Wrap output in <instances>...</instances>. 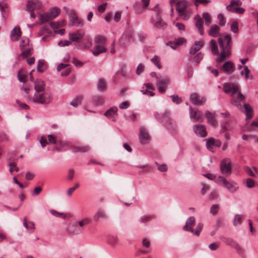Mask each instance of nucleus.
Returning <instances> with one entry per match:
<instances>
[{
  "mask_svg": "<svg viewBox=\"0 0 258 258\" xmlns=\"http://www.w3.org/2000/svg\"><path fill=\"white\" fill-rule=\"evenodd\" d=\"M26 75L21 73V71H19L18 73V78L20 82L25 83L26 82Z\"/></svg>",
  "mask_w": 258,
  "mask_h": 258,
  "instance_id": "nucleus-55",
  "label": "nucleus"
},
{
  "mask_svg": "<svg viewBox=\"0 0 258 258\" xmlns=\"http://www.w3.org/2000/svg\"><path fill=\"white\" fill-rule=\"evenodd\" d=\"M250 71L247 66H244V69L241 72V75H244L245 79L249 78Z\"/></svg>",
  "mask_w": 258,
  "mask_h": 258,
  "instance_id": "nucleus-52",
  "label": "nucleus"
},
{
  "mask_svg": "<svg viewBox=\"0 0 258 258\" xmlns=\"http://www.w3.org/2000/svg\"><path fill=\"white\" fill-rule=\"evenodd\" d=\"M218 19L219 20V24L221 26H224L226 23L224 17L222 14H219L218 15Z\"/></svg>",
  "mask_w": 258,
  "mask_h": 258,
  "instance_id": "nucleus-57",
  "label": "nucleus"
},
{
  "mask_svg": "<svg viewBox=\"0 0 258 258\" xmlns=\"http://www.w3.org/2000/svg\"><path fill=\"white\" fill-rule=\"evenodd\" d=\"M242 218H243L242 215H240V214L236 215L234 218L233 221V224L234 226H236L240 225L241 223V220H242Z\"/></svg>",
  "mask_w": 258,
  "mask_h": 258,
  "instance_id": "nucleus-38",
  "label": "nucleus"
},
{
  "mask_svg": "<svg viewBox=\"0 0 258 258\" xmlns=\"http://www.w3.org/2000/svg\"><path fill=\"white\" fill-rule=\"evenodd\" d=\"M205 116L207 118L208 122L212 126L216 127L218 125L217 120H216L214 115L209 111H206Z\"/></svg>",
  "mask_w": 258,
  "mask_h": 258,
  "instance_id": "nucleus-25",
  "label": "nucleus"
},
{
  "mask_svg": "<svg viewBox=\"0 0 258 258\" xmlns=\"http://www.w3.org/2000/svg\"><path fill=\"white\" fill-rule=\"evenodd\" d=\"M233 247L235 249L237 252L239 254H240L242 256L244 255V249L241 247V246L240 245H239V244L238 243H237L236 244H235V245Z\"/></svg>",
  "mask_w": 258,
  "mask_h": 258,
  "instance_id": "nucleus-45",
  "label": "nucleus"
},
{
  "mask_svg": "<svg viewBox=\"0 0 258 258\" xmlns=\"http://www.w3.org/2000/svg\"><path fill=\"white\" fill-rule=\"evenodd\" d=\"M154 26L158 28H164L166 24L161 20L158 19V21L154 23Z\"/></svg>",
  "mask_w": 258,
  "mask_h": 258,
  "instance_id": "nucleus-44",
  "label": "nucleus"
},
{
  "mask_svg": "<svg viewBox=\"0 0 258 258\" xmlns=\"http://www.w3.org/2000/svg\"><path fill=\"white\" fill-rule=\"evenodd\" d=\"M33 101L37 103L47 105L51 101L50 95L47 92L35 93L33 98Z\"/></svg>",
  "mask_w": 258,
  "mask_h": 258,
  "instance_id": "nucleus-4",
  "label": "nucleus"
},
{
  "mask_svg": "<svg viewBox=\"0 0 258 258\" xmlns=\"http://www.w3.org/2000/svg\"><path fill=\"white\" fill-rule=\"evenodd\" d=\"M244 107L245 109V115L246 116V119L251 118L252 116L253 109L252 107L247 104H244Z\"/></svg>",
  "mask_w": 258,
  "mask_h": 258,
  "instance_id": "nucleus-28",
  "label": "nucleus"
},
{
  "mask_svg": "<svg viewBox=\"0 0 258 258\" xmlns=\"http://www.w3.org/2000/svg\"><path fill=\"white\" fill-rule=\"evenodd\" d=\"M118 238L115 235H109L107 237V242L112 247L115 246L118 242Z\"/></svg>",
  "mask_w": 258,
  "mask_h": 258,
  "instance_id": "nucleus-27",
  "label": "nucleus"
},
{
  "mask_svg": "<svg viewBox=\"0 0 258 258\" xmlns=\"http://www.w3.org/2000/svg\"><path fill=\"white\" fill-rule=\"evenodd\" d=\"M118 108L116 106L110 108L104 113V115L112 121H115V117L117 115Z\"/></svg>",
  "mask_w": 258,
  "mask_h": 258,
  "instance_id": "nucleus-14",
  "label": "nucleus"
},
{
  "mask_svg": "<svg viewBox=\"0 0 258 258\" xmlns=\"http://www.w3.org/2000/svg\"><path fill=\"white\" fill-rule=\"evenodd\" d=\"M203 17L205 19V25L209 26L211 21L210 16L208 13L205 12L203 14Z\"/></svg>",
  "mask_w": 258,
  "mask_h": 258,
  "instance_id": "nucleus-43",
  "label": "nucleus"
},
{
  "mask_svg": "<svg viewBox=\"0 0 258 258\" xmlns=\"http://www.w3.org/2000/svg\"><path fill=\"white\" fill-rule=\"evenodd\" d=\"M170 98H171L172 102L176 103L177 104H178L182 102L181 98L179 97L178 95H171Z\"/></svg>",
  "mask_w": 258,
  "mask_h": 258,
  "instance_id": "nucleus-46",
  "label": "nucleus"
},
{
  "mask_svg": "<svg viewBox=\"0 0 258 258\" xmlns=\"http://www.w3.org/2000/svg\"><path fill=\"white\" fill-rule=\"evenodd\" d=\"M30 46L29 45V39H23L20 41V48L21 50L27 48L28 47Z\"/></svg>",
  "mask_w": 258,
  "mask_h": 258,
  "instance_id": "nucleus-39",
  "label": "nucleus"
},
{
  "mask_svg": "<svg viewBox=\"0 0 258 258\" xmlns=\"http://www.w3.org/2000/svg\"><path fill=\"white\" fill-rule=\"evenodd\" d=\"M85 32L83 30H78L76 32L69 33V39L73 42H78L79 40H81L82 38L84 37Z\"/></svg>",
  "mask_w": 258,
  "mask_h": 258,
  "instance_id": "nucleus-12",
  "label": "nucleus"
},
{
  "mask_svg": "<svg viewBox=\"0 0 258 258\" xmlns=\"http://www.w3.org/2000/svg\"><path fill=\"white\" fill-rule=\"evenodd\" d=\"M41 7V3L38 0H31L28 2L26 10L30 12H33L35 10L39 9Z\"/></svg>",
  "mask_w": 258,
  "mask_h": 258,
  "instance_id": "nucleus-13",
  "label": "nucleus"
},
{
  "mask_svg": "<svg viewBox=\"0 0 258 258\" xmlns=\"http://www.w3.org/2000/svg\"><path fill=\"white\" fill-rule=\"evenodd\" d=\"M106 83L105 80L103 79H99L97 84V89L100 91H104L106 89Z\"/></svg>",
  "mask_w": 258,
  "mask_h": 258,
  "instance_id": "nucleus-30",
  "label": "nucleus"
},
{
  "mask_svg": "<svg viewBox=\"0 0 258 258\" xmlns=\"http://www.w3.org/2000/svg\"><path fill=\"white\" fill-rule=\"evenodd\" d=\"M145 67L142 63H139L136 69V74L138 75L141 74L144 70Z\"/></svg>",
  "mask_w": 258,
  "mask_h": 258,
  "instance_id": "nucleus-56",
  "label": "nucleus"
},
{
  "mask_svg": "<svg viewBox=\"0 0 258 258\" xmlns=\"http://www.w3.org/2000/svg\"><path fill=\"white\" fill-rule=\"evenodd\" d=\"M222 69L227 74H231L235 71V67L232 61H227L223 64Z\"/></svg>",
  "mask_w": 258,
  "mask_h": 258,
  "instance_id": "nucleus-16",
  "label": "nucleus"
},
{
  "mask_svg": "<svg viewBox=\"0 0 258 258\" xmlns=\"http://www.w3.org/2000/svg\"><path fill=\"white\" fill-rule=\"evenodd\" d=\"M187 7V2L186 1H179L176 3V10L180 14V16H184L185 19L189 17L185 14L184 12Z\"/></svg>",
  "mask_w": 258,
  "mask_h": 258,
  "instance_id": "nucleus-8",
  "label": "nucleus"
},
{
  "mask_svg": "<svg viewBox=\"0 0 258 258\" xmlns=\"http://www.w3.org/2000/svg\"><path fill=\"white\" fill-rule=\"evenodd\" d=\"M151 60L158 69H160L161 68V66L159 63L160 58L157 55H154Z\"/></svg>",
  "mask_w": 258,
  "mask_h": 258,
  "instance_id": "nucleus-41",
  "label": "nucleus"
},
{
  "mask_svg": "<svg viewBox=\"0 0 258 258\" xmlns=\"http://www.w3.org/2000/svg\"><path fill=\"white\" fill-rule=\"evenodd\" d=\"M34 88L36 92H43L45 90V83L41 79H37L34 82Z\"/></svg>",
  "mask_w": 258,
  "mask_h": 258,
  "instance_id": "nucleus-24",
  "label": "nucleus"
},
{
  "mask_svg": "<svg viewBox=\"0 0 258 258\" xmlns=\"http://www.w3.org/2000/svg\"><path fill=\"white\" fill-rule=\"evenodd\" d=\"M90 220L89 218H85L79 222V225H78L80 228L90 223Z\"/></svg>",
  "mask_w": 258,
  "mask_h": 258,
  "instance_id": "nucleus-49",
  "label": "nucleus"
},
{
  "mask_svg": "<svg viewBox=\"0 0 258 258\" xmlns=\"http://www.w3.org/2000/svg\"><path fill=\"white\" fill-rule=\"evenodd\" d=\"M203 227V224L202 223H198V225H197L196 230L194 233L197 236H199L201 231L202 230Z\"/></svg>",
  "mask_w": 258,
  "mask_h": 258,
  "instance_id": "nucleus-53",
  "label": "nucleus"
},
{
  "mask_svg": "<svg viewBox=\"0 0 258 258\" xmlns=\"http://www.w3.org/2000/svg\"><path fill=\"white\" fill-rule=\"evenodd\" d=\"M219 206L218 205H213L210 208V213L213 215H216L218 212Z\"/></svg>",
  "mask_w": 258,
  "mask_h": 258,
  "instance_id": "nucleus-50",
  "label": "nucleus"
},
{
  "mask_svg": "<svg viewBox=\"0 0 258 258\" xmlns=\"http://www.w3.org/2000/svg\"><path fill=\"white\" fill-rule=\"evenodd\" d=\"M203 46V42L202 41H196L194 44L190 47L189 49V54L190 55L195 54L199 51Z\"/></svg>",
  "mask_w": 258,
  "mask_h": 258,
  "instance_id": "nucleus-21",
  "label": "nucleus"
},
{
  "mask_svg": "<svg viewBox=\"0 0 258 258\" xmlns=\"http://www.w3.org/2000/svg\"><path fill=\"white\" fill-rule=\"evenodd\" d=\"M220 29V27L217 25H212L211 26L209 34L210 36L213 37H216L218 36L219 33Z\"/></svg>",
  "mask_w": 258,
  "mask_h": 258,
  "instance_id": "nucleus-26",
  "label": "nucleus"
},
{
  "mask_svg": "<svg viewBox=\"0 0 258 258\" xmlns=\"http://www.w3.org/2000/svg\"><path fill=\"white\" fill-rule=\"evenodd\" d=\"M193 130L198 136L201 137H205L207 136L206 128L204 125L201 124L194 125Z\"/></svg>",
  "mask_w": 258,
  "mask_h": 258,
  "instance_id": "nucleus-11",
  "label": "nucleus"
},
{
  "mask_svg": "<svg viewBox=\"0 0 258 258\" xmlns=\"http://www.w3.org/2000/svg\"><path fill=\"white\" fill-rule=\"evenodd\" d=\"M139 138L142 144H148L150 141V136L144 127L140 128Z\"/></svg>",
  "mask_w": 258,
  "mask_h": 258,
  "instance_id": "nucleus-15",
  "label": "nucleus"
},
{
  "mask_svg": "<svg viewBox=\"0 0 258 258\" xmlns=\"http://www.w3.org/2000/svg\"><path fill=\"white\" fill-rule=\"evenodd\" d=\"M93 101L96 105H99L103 104V99L101 97L96 96L93 97Z\"/></svg>",
  "mask_w": 258,
  "mask_h": 258,
  "instance_id": "nucleus-51",
  "label": "nucleus"
},
{
  "mask_svg": "<svg viewBox=\"0 0 258 258\" xmlns=\"http://www.w3.org/2000/svg\"><path fill=\"white\" fill-rule=\"evenodd\" d=\"M190 100L194 105H202L206 101L205 97H201L197 93H192L190 96Z\"/></svg>",
  "mask_w": 258,
  "mask_h": 258,
  "instance_id": "nucleus-9",
  "label": "nucleus"
},
{
  "mask_svg": "<svg viewBox=\"0 0 258 258\" xmlns=\"http://www.w3.org/2000/svg\"><path fill=\"white\" fill-rule=\"evenodd\" d=\"M214 139L210 138L206 139V147L210 151L214 152L213 146H214Z\"/></svg>",
  "mask_w": 258,
  "mask_h": 258,
  "instance_id": "nucleus-33",
  "label": "nucleus"
},
{
  "mask_svg": "<svg viewBox=\"0 0 258 258\" xmlns=\"http://www.w3.org/2000/svg\"><path fill=\"white\" fill-rule=\"evenodd\" d=\"M210 46L212 54L214 55H217L219 54L218 48L216 43V41L212 39L210 41Z\"/></svg>",
  "mask_w": 258,
  "mask_h": 258,
  "instance_id": "nucleus-31",
  "label": "nucleus"
},
{
  "mask_svg": "<svg viewBox=\"0 0 258 258\" xmlns=\"http://www.w3.org/2000/svg\"><path fill=\"white\" fill-rule=\"evenodd\" d=\"M83 99L82 96H78L76 98H75L73 101H72L70 104L73 106L74 107H77L78 105L81 104V101Z\"/></svg>",
  "mask_w": 258,
  "mask_h": 258,
  "instance_id": "nucleus-34",
  "label": "nucleus"
},
{
  "mask_svg": "<svg viewBox=\"0 0 258 258\" xmlns=\"http://www.w3.org/2000/svg\"><path fill=\"white\" fill-rule=\"evenodd\" d=\"M21 32L20 28L19 27H15L11 32V38L12 40L16 41H18L21 37Z\"/></svg>",
  "mask_w": 258,
  "mask_h": 258,
  "instance_id": "nucleus-22",
  "label": "nucleus"
},
{
  "mask_svg": "<svg viewBox=\"0 0 258 258\" xmlns=\"http://www.w3.org/2000/svg\"><path fill=\"white\" fill-rule=\"evenodd\" d=\"M25 49V50H23L22 52L20 54V56H22L23 58H25L31 54L32 47V46H29L27 48H26Z\"/></svg>",
  "mask_w": 258,
  "mask_h": 258,
  "instance_id": "nucleus-40",
  "label": "nucleus"
},
{
  "mask_svg": "<svg viewBox=\"0 0 258 258\" xmlns=\"http://www.w3.org/2000/svg\"><path fill=\"white\" fill-rule=\"evenodd\" d=\"M107 215L105 212L102 210H99L97 211L93 216V220L97 222L99 220H105L107 219Z\"/></svg>",
  "mask_w": 258,
  "mask_h": 258,
  "instance_id": "nucleus-17",
  "label": "nucleus"
},
{
  "mask_svg": "<svg viewBox=\"0 0 258 258\" xmlns=\"http://www.w3.org/2000/svg\"><path fill=\"white\" fill-rule=\"evenodd\" d=\"M223 241L227 245L234 247L237 242L231 238L223 237L221 238Z\"/></svg>",
  "mask_w": 258,
  "mask_h": 258,
  "instance_id": "nucleus-37",
  "label": "nucleus"
},
{
  "mask_svg": "<svg viewBox=\"0 0 258 258\" xmlns=\"http://www.w3.org/2000/svg\"><path fill=\"white\" fill-rule=\"evenodd\" d=\"M107 5V3H104L103 4L99 6L97 8L98 11L100 13H103L106 10Z\"/></svg>",
  "mask_w": 258,
  "mask_h": 258,
  "instance_id": "nucleus-60",
  "label": "nucleus"
},
{
  "mask_svg": "<svg viewBox=\"0 0 258 258\" xmlns=\"http://www.w3.org/2000/svg\"><path fill=\"white\" fill-rule=\"evenodd\" d=\"M39 20L40 24H42L44 23L48 22V21L52 20L50 16L49 15L48 13H43L39 15Z\"/></svg>",
  "mask_w": 258,
  "mask_h": 258,
  "instance_id": "nucleus-32",
  "label": "nucleus"
},
{
  "mask_svg": "<svg viewBox=\"0 0 258 258\" xmlns=\"http://www.w3.org/2000/svg\"><path fill=\"white\" fill-rule=\"evenodd\" d=\"M95 42L96 45L92 50L93 54L97 56L100 53L105 52L107 50L106 48L103 46L106 42V38L101 35H97L95 37Z\"/></svg>",
  "mask_w": 258,
  "mask_h": 258,
  "instance_id": "nucleus-2",
  "label": "nucleus"
},
{
  "mask_svg": "<svg viewBox=\"0 0 258 258\" xmlns=\"http://www.w3.org/2000/svg\"><path fill=\"white\" fill-rule=\"evenodd\" d=\"M48 140L49 141L48 143H52L53 144H55L56 143V138L55 136L49 135L47 136Z\"/></svg>",
  "mask_w": 258,
  "mask_h": 258,
  "instance_id": "nucleus-62",
  "label": "nucleus"
},
{
  "mask_svg": "<svg viewBox=\"0 0 258 258\" xmlns=\"http://www.w3.org/2000/svg\"><path fill=\"white\" fill-rule=\"evenodd\" d=\"M48 13L51 19H53L58 15L60 13V11L57 8L55 7L52 8Z\"/></svg>",
  "mask_w": 258,
  "mask_h": 258,
  "instance_id": "nucleus-36",
  "label": "nucleus"
},
{
  "mask_svg": "<svg viewBox=\"0 0 258 258\" xmlns=\"http://www.w3.org/2000/svg\"><path fill=\"white\" fill-rule=\"evenodd\" d=\"M190 118L193 122L200 121L203 120L204 114L202 112L199 110L194 111L191 106L189 107Z\"/></svg>",
  "mask_w": 258,
  "mask_h": 258,
  "instance_id": "nucleus-6",
  "label": "nucleus"
},
{
  "mask_svg": "<svg viewBox=\"0 0 258 258\" xmlns=\"http://www.w3.org/2000/svg\"><path fill=\"white\" fill-rule=\"evenodd\" d=\"M8 165L11 167L9 169L10 173H12L14 170L17 172L19 171V168L17 166L15 162H9Z\"/></svg>",
  "mask_w": 258,
  "mask_h": 258,
  "instance_id": "nucleus-42",
  "label": "nucleus"
},
{
  "mask_svg": "<svg viewBox=\"0 0 258 258\" xmlns=\"http://www.w3.org/2000/svg\"><path fill=\"white\" fill-rule=\"evenodd\" d=\"M92 46V42L89 36L84 35L80 43V46L84 48H89Z\"/></svg>",
  "mask_w": 258,
  "mask_h": 258,
  "instance_id": "nucleus-20",
  "label": "nucleus"
},
{
  "mask_svg": "<svg viewBox=\"0 0 258 258\" xmlns=\"http://www.w3.org/2000/svg\"><path fill=\"white\" fill-rule=\"evenodd\" d=\"M220 246V244L218 242L212 243L209 244V248L211 250H216Z\"/></svg>",
  "mask_w": 258,
  "mask_h": 258,
  "instance_id": "nucleus-58",
  "label": "nucleus"
},
{
  "mask_svg": "<svg viewBox=\"0 0 258 258\" xmlns=\"http://www.w3.org/2000/svg\"><path fill=\"white\" fill-rule=\"evenodd\" d=\"M46 69V64L44 60L39 59L38 61L37 70L38 72L43 73Z\"/></svg>",
  "mask_w": 258,
  "mask_h": 258,
  "instance_id": "nucleus-29",
  "label": "nucleus"
},
{
  "mask_svg": "<svg viewBox=\"0 0 258 258\" xmlns=\"http://www.w3.org/2000/svg\"><path fill=\"white\" fill-rule=\"evenodd\" d=\"M71 43L69 40L60 41L58 43V45L61 47L68 46Z\"/></svg>",
  "mask_w": 258,
  "mask_h": 258,
  "instance_id": "nucleus-63",
  "label": "nucleus"
},
{
  "mask_svg": "<svg viewBox=\"0 0 258 258\" xmlns=\"http://www.w3.org/2000/svg\"><path fill=\"white\" fill-rule=\"evenodd\" d=\"M71 62L77 67H81L83 65V63L76 58H73Z\"/></svg>",
  "mask_w": 258,
  "mask_h": 258,
  "instance_id": "nucleus-64",
  "label": "nucleus"
},
{
  "mask_svg": "<svg viewBox=\"0 0 258 258\" xmlns=\"http://www.w3.org/2000/svg\"><path fill=\"white\" fill-rule=\"evenodd\" d=\"M67 230L71 234H79L83 231L82 228H80L77 224L69 225Z\"/></svg>",
  "mask_w": 258,
  "mask_h": 258,
  "instance_id": "nucleus-18",
  "label": "nucleus"
},
{
  "mask_svg": "<svg viewBox=\"0 0 258 258\" xmlns=\"http://www.w3.org/2000/svg\"><path fill=\"white\" fill-rule=\"evenodd\" d=\"M231 37L229 34L226 35L224 37L218 38L221 52L219 56L217 58V62L223 61L230 56L231 49Z\"/></svg>",
  "mask_w": 258,
  "mask_h": 258,
  "instance_id": "nucleus-1",
  "label": "nucleus"
},
{
  "mask_svg": "<svg viewBox=\"0 0 258 258\" xmlns=\"http://www.w3.org/2000/svg\"><path fill=\"white\" fill-rule=\"evenodd\" d=\"M184 41V39L181 37H179L177 39H175L174 40V45H180L183 44Z\"/></svg>",
  "mask_w": 258,
  "mask_h": 258,
  "instance_id": "nucleus-61",
  "label": "nucleus"
},
{
  "mask_svg": "<svg viewBox=\"0 0 258 258\" xmlns=\"http://www.w3.org/2000/svg\"><path fill=\"white\" fill-rule=\"evenodd\" d=\"M195 20L196 21L195 25L196 27L198 29L200 34L203 35L204 33V31L202 18L199 15H197L195 17Z\"/></svg>",
  "mask_w": 258,
  "mask_h": 258,
  "instance_id": "nucleus-19",
  "label": "nucleus"
},
{
  "mask_svg": "<svg viewBox=\"0 0 258 258\" xmlns=\"http://www.w3.org/2000/svg\"><path fill=\"white\" fill-rule=\"evenodd\" d=\"M70 148L75 153H86L88 152L90 150L89 147L86 145L73 146L71 147Z\"/></svg>",
  "mask_w": 258,
  "mask_h": 258,
  "instance_id": "nucleus-23",
  "label": "nucleus"
},
{
  "mask_svg": "<svg viewBox=\"0 0 258 258\" xmlns=\"http://www.w3.org/2000/svg\"><path fill=\"white\" fill-rule=\"evenodd\" d=\"M152 217L151 216H143L141 218L140 221L141 223H146L149 221Z\"/></svg>",
  "mask_w": 258,
  "mask_h": 258,
  "instance_id": "nucleus-59",
  "label": "nucleus"
},
{
  "mask_svg": "<svg viewBox=\"0 0 258 258\" xmlns=\"http://www.w3.org/2000/svg\"><path fill=\"white\" fill-rule=\"evenodd\" d=\"M203 55L201 52L198 53L195 56L192 57L193 63L195 66H197L203 59Z\"/></svg>",
  "mask_w": 258,
  "mask_h": 258,
  "instance_id": "nucleus-35",
  "label": "nucleus"
},
{
  "mask_svg": "<svg viewBox=\"0 0 258 258\" xmlns=\"http://www.w3.org/2000/svg\"><path fill=\"white\" fill-rule=\"evenodd\" d=\"M231 162L229 159L222 160L220 163V169L222 173L229 175L231 173Z\"/></svg>",
  "mask_w": 258,
  "mask_h": 258,
  "instance_id": "nucleus-7",
  "label": "nucleus"
},
{
  "mask_svg": "<svg viewBox=\"0 0 258 258\" xmlns=\"http://www.w3.org/2000/svg\"><path fill=\"white\" fill-rule=\"evenodd\" d=\"M157 84L158 86V91L160 93H163L165 90L167 86L169 84L170 80L167 78H156Z\"/></svg>",
  "mask_w": 258,
  "mask_h": 258,
  "instance_id": "nucleus-10",
  "label": "nucleus"
},
{
  "mask_svg": "<svg viewBox=\"0 0 258 258\" xmlns=\"http://www.w3.org/2000/svg\"><path fill=\"white\" fill-rule=\"evenodd\" d=\"M231 30L234 33H236L238 31V24L237 22L234 21L232 22L231 25Z\"/></svg>",
  "mask_w": 258,
  "mask_h": 258,
  "instance_id": "nucleus-54",
  "label": "nucleus"
},
{
  "mask_svg": "<svg viewBox=\"0 0 258 258\" xmlns=\"http://www.w3.org/2000/svg\"><path fill=\"white\" fill-rule=\"evenodd\" d=\"M195 218L194 216L189 217L186 220V225H188L190 227H192L195 224Z\"/></svg>",
  "mask_w": 258,
  "mask_h": 258,
  "instance_id": "nucleus-47",
  "label": "nucleus"
},
{
  "mask_svg": "<svg viewBox=\"0 0 258 258\" xmlns=\"http://www.w3.org/2000/svg\"><path fill=\"white\" fill-rule=\"evenodd\" d=\"M72 25L76 27H82L84 25L83 21L79 18L75 21L72 22Z\"/></svg>",
  "mask_w": 258,
  "mask_h": 258,
  "instance_id": "nucleus-48",
  "label": "nucleus"
},
{
  "mask_svg": "<svg viewBox=\"0 0 258 258\" xmlns=\"http://www.w3.org/2000/svg\"><path fill=\"white\" fill-rule=\"evenodd\" d=\"M219 182L227 189L232 193L235 192L238 189V186L235 182H229L225 178L219 176L218 178Z\"/></svg>",
  "mask_w": 258,
  "mask_h": 258,
  "instance_id": "nucleus-5",
  "label": "nucleus"
},
{
  "mask_svg": "<svg viewBox=\"0 0 258 258\" xmlns=\"http://www.w3.org/2000/svg\"><path fill=\"white\" fill-rule=\"evenodd\" d=\"M223 90L225 93L231 94V96H233L236 93H237V99L240 100H243L244 96L239 91V88L233 84L230 83H225L223 85Z\"/></svg>",
  "mask_w": 258,
  "mask_h": 258,
  "instance_id": "nucleus-3",
  "label": "nucleus"
}]
</instances>
